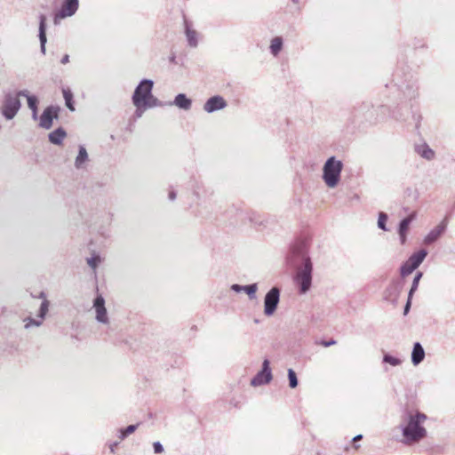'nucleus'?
Masks as SVG:
<instances>
[{"mask_svg": "<svg viewBox=\"0 0 455 455\" xmlns=\"http://www.w3.org/2000/svg\"><path fill=\"white\" fill-rule=\"evenodd\" d=\"M28 101V107L31 110V117L33 120L38 119V105H39V99L36 95H33L32 97H29Z\"/></svg>", "mask_w": 455, "mask_h": 455, "instance_id": "cd10ccee", "label": "nucleus"}, {"mask_svg": "<svg viewBox=\"0 0 455 455\" xmlns=\"http://www.w3.org/2000/svg\"><path fill=\"white\" fill-rule=\"evenodd\" d=\"M417 213L416 212H412L408 214L406 217L400 220L397 225V234L399 236L400 243L404 245L407 242V236L410 231V227L411 223L416 220Z\"/></svg>", "mask_w": 455, "mask_h": 455, "instance_id": "9b49d317", "label": "nucleus"}, {"mask_svg": "<svg viewBox=\"0 0 455 455\" xmlns=\"http://www.w3.org/2000/svg\"><path fill=\"white\" fill-rule=\"evenodd\" d=\"M69 62V55L68 54H64L60 60V63L61 64H68Z\"/></svg>", "mask_w": 455, "mask_h": 455, "instance_id": "de8ad7c7", "label": "nucleus"}, {"mask_svg": "<svg viewBox=\"0 0 455 455\" xmlns=\"http://www.w3.org/2000/svg\"><path fill=\"white\" fill-rule=\"evenodd\" d=\"M448 226L447 219H443L437 226L432 228L424 237L423 243L426 245H432L436 243L445 233Z\"/></svg>", "mask_w": 455, "mask_h": 455, "instance_id": "f8f14e48", "label": "nucleus"}, {"mask_svg": "<svg viewBox=\"0 0 455 455\" xmlns=\"http://www.w3.org/2000/svg\"><path fill=\"white\" fill-rule=\"evenodd\" d=\"M427 251L426 249H420L415 252H413L408 259H407V261L412 265L413 267H415L416 268H418L421 264L422 262L424 261V259H426V257L427 256Z\"/></svg>", "mask_w": 455, "mask_h": 455, "instance_id": "b1692460", "label": "nucleus"}, {"mask_svg": "<svg viewBox=\"0 0 455 455\" xmlns=\"http://www.w3.org/2000/svg\"><path fill=\"white\" fill-rule=\"evenodd\" d=\"M388 220V215L387 213L384 212H379L378 215V228L383 231H388V228L387 227V222Z\"/></svg>", "mask_w": 455, "mask_h": 455, "instance_id": "2f4dec72", "label": "nucleus"}, {"mask_svg": "<svg viewBox=\"0 0 455 455\" xmlns=\"http://www.w3.org/2000/svg\"><path fill=\"white\" fill-rule=\"evenodd\" d=\"M93 307L96 311V320L101 323H108L107 308L105 307V299L100 293L93 299Z\"/></svg>", "mask_w": 455, "mask_h": 455, "instance_id": "dca6fc26", "label": "nucleus"}, {"mask_svg": "<svg viewBox=\"0 0 455 455\" xmlns=\"http://www.w3.org/2000/svg\"><path fill=\"white\" fill-rule=\"evenodd\" d=\"M86 260L89 267L95 270L101 262V257L100 254L93 252L90 258H87Z\"/></svg>", "mask_w": 455, "mask_h": 455, "instance_id": "f704fd0d", "label": "nucleus"}, {"mask_svg": "<svg viewBox=\"0 0 455 455\" xmlns=\"http://www.w3.org/2000/svg\"><path fill=\"white\" fill-rule=\"evenodd\" d=\"M425 349L420 342L417 341L413 344L412 351H411V363L414 366L419 365L425 359Z\"/></svg>", "mask_w": 455, "mask_h": 455, "instance_id": "4be33fe9", "label": "nucleus"}, {"mask_svg": "<svg viewBox=\"0 0 455 455\" xmlns=\"http://www.w3.org/2000/svg\"><path fill=\"white\" fill-rule=\"evenodd\" d=\"M89 160L87 150L84 145L78 146V154L75 160V167L78 170L84 167L85 163Z\"/></svg>", "mask_w": 455, "mask_h": 455, "instance_id": "393cba45", "label": "nucleus"}, {"mask_svg": "<svg viewBox=\"0 0 455 455\" xmlns=\"http://www.w3.org/2000/svg\"><path fill=\"white\" fill-rule=\"evenodd\" d=\"M254 323H259V319H254Z\"/></svg>", "mask_w": 455, "mask_h": 455, "instance_id": "5fc2aeb1", "label": "nucleus"}, {"mask_svg": "<svg viewBox=\"0 0 455 455\" xmlns=\"http://www.w3.org/2000/svg\"><path fill=\"white\" fill-rule=\"evenodd\" d=\"M412 298L413 297H410V295H408L406 303L403 307V315H407L409 314L411 307Z\"/></svg>", "mask_w": 455, "mask_h": 455, "instance_id": "a19ab883", "label": "nucleus"}, {"mask_svg": "<svg viewBox=\"0 0 455 455\" xmlns=\"http://www.w3.org/2000/svg\"><path fill=\"white\" fill-rule=\"evenodd\" d=\"M383 363H388L392 366H398L402 363V360L390 355L389 353H385L383 355Z\"/></svg>", "mask_w": 455, "mask_h": 455, "instance_id": "c9c22d12", "label": "nucleus"}, {"mask_svg": "<svg viewBox=\"0 0 455 455\" xmlns=\"http://www.w3.org/2000/svg\"><path fill=\"white\" fill-rule=\"evenodd\" d=\"M62 95H63V99L65 100V105L66 107L71 111V112H74L76 110V108H75V100H74V94L72 92V91L67 87V88H62Z\"/></svg>", "mask_w": 455, "mask_h": 455, "instance_id": "bb28decb", "label": "nucleus"}, {"mask_svg": "<svg viewBox=\"0 0 455 455\" xmlns=\"http://www.w3.org/2000/svg\"><path fill=\"white\" fill-rule=\"evenodd\" d=\"M39 28H38V38L40 42V51L44 55L46 52V30H47V16L44 13H40L38 16Z\"/></svg>", "mask_w": 455, "mask_h": 455, "instance_id": "f3484780", "label": "nucleus"}, {"mask_svg": "<svg viewBox=\"0 0 455 455\" xmlns=\"http://www.w3.org/2000/svg\"><path fill=\"white\" fill-rule=\"evenodd\" d=\"M37 298H39V299H43V300H44V299H46V293H45L44 291H40V293H39V295L37 296Z\"/></svg>", "mask_w": 455, "mask_h": 455, "instance_id": "09e8293b", "label": "nucleus"}, {"mask_svg": "<svg viewBox=\"0 0 455 455\" xmlns=\"http://www.w3.org/2000/svg\"><path fill=\"white\" fill-rule=\"evenodd\" d=\"M154 453L162 454L164 451V445L159 441H156L152 443Z\"/></svg>", "mask_w": 455, "mask_h": 455, "instance_id": "ea45409f", "label": "nucleus"}, {"mask_svg": "<svg viewBox=\"0 0 455 455\" xmlns=\"http://www.w3.org/2000/svg\"><path fill=\"white\" fill-rule=\"evenodd\" d=\"M107 219H108V221L110 222L112 220V215L110 213H108Z\"/></svg>", "mask_w": 455, "mask_h": 455, "instance_id": "3c124183", "label": "nucleus"}, {"mask_svg": "<svg viewBox=\"0 0 455 455\" xmlns=\"http://www.w3.org/2000/svg\"><path fill=\"white\" fill-rule=\"evenodd\" d=\"M136 109L134 111V117L140 118L142 116L143 113L147 110V108L144 107L142 103H132Z\"/></svg>", "mask_w": 455, "mask_h": 455, "instance_id": "4c0bfd02", "label": "nucleus"}, {"mask_svg": "<svg viewBox=\"0 0 455 455\" xmlns=\"http://www.w3.org/2000/svg\"><path fill=\"white\" fill-rule=\"evenodd\" d=\"M79 8V0H62L60 9L54 12L53 20L57 24L59 20L71 17Z\"/></svg>", "mask_w": 455, "mask_h": 455, "instance_id": "9d476101", "label": "nucleus"}, {"mask_svg": "<svg viewBox=\"0 0 455 455\" xmlns=\"http://www.w3.org/2000/svg\"><path fill=\"white\" fill-rule=\"evenodd\" d=\"M286 263L295 273L293 281L300 295L310 291L313 281V262L309 256V243L306 238H298L290 247Z\"/></svg>", "mask_w": 455, "mask_h": 455, "instance_id": "f03ea898", "label": "nucleus"}, {"mask_svg": "<svg viewBox=\"0 0 455 455\" xmlns=\"http://www.w3.org/2000/svg\"><path fill=\"white\" fill-rule=\"evenodd\" d=\"M363 438V435L362 434H358L352 438L351 443H353V447L355 450H358L360 448V444H358L357 442H359Z\"/></svg>", "mask_w": 455, "mask_h": 455, "instance_id": "79ce46f5", "label": "nucleus"}, {"mask_svg": "<svg viewBox=\"0 0 455 455\" xmlns=\"http://www.w3.org/2000/svg\"><path fill=\"white\" fill-rule=\"evenodd\" d=\"M392 83V88L396 93L393 101L397 106L391 109V106L383 104L374 108L370 102H362L351 112L350 122L353 125L360 126L366 123H376L379 118H384L387 113L399 122H409L411 119L415 130L419 132L422 116L418 111L416 101L419 97L417 73L403 60L399 59L396 69L393 74Z\"/></svg>", "mask_w": 455, "mask_h": 455, "instance_id": "f257e3e1", "label": "nucleus"}, {"mask_svg": "<svg viewBox=\"0 0 455 455\" xmlns=\"http://www.w3.org/2000/svg\"><path fill=\"white\" fill-rule=\"evenodd\" d=\"M184 32L188 44L192 48L196 47L198 45V34L193 29L192 23L186 18H184Z\"/></svg>", "mask_w": 455, "mask_h": 455, "instance_id": "6ab92c4d", "label": "nucleus"}, {"mask_svg": "<svg viewBox=\"0 0 455 455\" xmlns=\"http://www.w3.org/2000/svg\"><path fill=\"white\" fill-rule=\"evenodd\" d=\"M348 450H349V447H348V446H347V447L345 448V451H348Z\"/></svg>", "mask_w": 455, "mask_h": 455, "instance_id": "6e6d98bb", "label": "nucleus"}, {"mask_svg": "<svg viewBox=\"0 0 455 455\" xmlns=\"http://www.w3.org/2000/svg\"><path fill=\"white\" fill-rule=\"evenodd\" d=\"M293 4H299V0H291Z\"/></svg>", "mask_w": 455, "mask_h": 455, "instance_id": "603ef678", "label": "nucleus"}, {"mask_svg": "<svg viewBox=\"0 0 455 455\" xmlns=\"http://www.w3.org/2000/svg\"><path fill=\"white\" fill-rule=\"evenodd\" d=\"M258 289H259V287H258L257 283L245 284V285L234 283L230 286V290L233 291L234 292H236V293H239L242 291L245 292L248 295V298L250 299H256V293H257Z\"/></svg>", "mask_w": 455, "mask_h": 455, "instance_id": "a211bd4d", "label": "nucleus"}, {"mask_svg": "<svg viewBox=\"0 0 455 455\" xmlns=\"http://www.w3.org/2000/svg\"><path fill=\"white\" fill-rule=\"evenodd\" d=\"M119 443L118 442H113L109 444V450H110V452L111 453H116V447L118 446Z\"/></svg>", "mask_w": 455, "mask_h": 455, "instance_id": "49530a36", "label": "nucleus"}, {"mask_svg": "<svg viewBox=\"0 0 455 455\" xmlns=\"http://www.w3.org/2000/svg\"><path fill=\"white\" fill-rule=\"evenodd\" d=\"M154 88V81L148 78H143L140 81L132 95V103H142L151 96Z\"/></svg>", "mask_w": 455, "mask_h": 455, "instance_id": "0eeeda50", "label": "nucleus"}, {"mask_svg": "<svg viewBox=\"0 0 455 455\" xmlns=\"http://www.w3.org/2000/svg\"><path fill=\"white\" fill-rule=\"evenodd\" d=\"M287 377H288V380H289V387L291 388H296L299 385V379H298L297 373L295 372V371L291 368H289L287 370Z\"/></svg>", "mask_w": 455, "mask_h": 455, "instance_id": "72a5a7b5", "label": "nucleus"}, {"mask_svg": "<svg viewBox=\"0 0 455 455\" xmlns=\"http://www.w3.org/2000/svg\"><path fill=\"white\" fill-rule=\"evenodd\" d=\"M281 296V289L278 286L271 287L264 296V315L270 317L277 310Z\"/></svg>", "mask_w": 455, "mask_h": 455, "instance_id": "423d86ee", "label": "nucleus"}, {"mask_svg": "<svg viewBox=\"0 0 455 455\" xmlns=\"http://www.w3.org/2000/svg\"><path fill=\"white\" fill-rule=\"evenodd\" d=\"M60 107L58 105H49L42 112L39 118V126L49 130L53 125V121L59 118Z\"/></svg>", "mask_w": 455, "mask_h": 455, "instance_id": "6e6552de", "label": "nucleus"}, {"mask_svg": "<svg viewBox=\"0 0 455 455\" xmlns=\"http://www.w3.org/2000/svg\"><path fill=\"white\" fill-rule=\"evenodd\" d=\"M414 47H415V48H419V47H425V44H419V43H415V44H414Z\"/></svg>", "mask_w": 455, "mask_h": 455, "instance_id": "8fccbe9b", "label": "nucleus"}, {"mask_svg": "<svg viewBox=\"0 0 455 455\" xmlns=\"http://www.w3.org/2000/svg\"><path fill=\"white\" fill-rule=\"evenodd\" d=\"M67 137V132L66 130L60 126L58 128H56L55 130H53L52 132H51L49 134H48V140L49 141L53 144V145H56V146H60L62 145L63 143V140L64 139Z\"/></svg>", "mask_w": 455, "mask_h": 455, "instance_id": "5701e85b", "label": "nucleus"}, {"mask_svg": "<svg viewBox=\"0 0 455 455\" xmlns=\"http://www.w3.org/2000/svg\"><path fill=\"white\" fill-rule=\"evenodd\" d=\"M426 419L425 413L419 411L413 412L404 406L400 416V423L397 426L402 434V438L399 441L405 445H411L423 440L427 434L423 425Z\"/></svg>", "mask_w": 455, "mask_h": 455, "instance_id": "7ed1b4c3", "label": "nucleus"}, {"mask_svg": "<svg viewBox=\"0 0 455 455\" xmlns=\"http://www.w3.org/2000/svg\"><path fill=\"white\" fill-rule=\"evenodd\" d=\"M49 307H50V301L47 299H44L41 302V305L39 307V309H38V312H37V315H36V316L39 319H35V318H33L31 316L27 317L25 319V322H26L25 328L28 329V328H30L32 326H36V327L41 326L42 323H43L44 319L46 317V315H47V313L49 311Z\"/></svg>", "mask_w": 455, "mask_h": 455, "instance_id": "ddd939ff", "label": "nucleus"}, {"mask_svg": "<svg viewBox=\"0 0 455 455\" xmlns=\"http://www.w3.org/2000/svg\"><path fill=\"white\" fill-rule=\"evenodd\" d=\"M343 168V162L337 159L335 156L327 158L323 164L322 174V179L327 188H334L339 185Z\"/></svg>", "mask_w": 455, "mask_h": 455, "instance_id": "20e7f679", "label": "nucleus"}, {"mask_svg": "<svg viewBox=\"0 0 455 455\" xmlns=\"http://www.w3.org/2000/svg\"><path fill=\"white\" fill-rule=\"evenodd\" d=\"M414 151L420 157H422L427 161L433 160L435 156V151L426 142L416 143L414 145Z\"/></svg>", "mask_w": 455, "mask_h": 455, "instance_id": "412c9836", "label": "nucleus"}, {"mask_svg": "<svg viewBox=\"0 0 455 455\" xmlns=\"http://www.w3.org/2000/svg\"><path fill=\"white\" fill-rule=\"evenodd\" d=\"M312 322L316 323L322 320V315L320 313L315 314L313 313L310 316Z\"/></svg>", "mask_w": 455, "mask_h": 455, "instance_id": "c03bdc74", "label": "nucleus"}, {"mask_svg": "<svg viewBox=\"0 0 455 455\" xmlns=\"http://www.w3.org/2000/svg\"><path fill=\"white\" fill-rule=\"evenodd\" d=\"M416 269L417 268L415 267L405 260L400 267V275L402 277H405L413 273Z\"/></svg>", "mask_w": 455, "mask_h": 455, "instance_id": "473e14b6", "label": "nucleus"}, {"mask_svg": "<svg viewBox=\"0 0 455 455\" xmlns=\"http://www.w3.org/2000/svg\"><path fill=\"white\" fill-rule=\"evenodd\" d=\"M142 104L144 105V107L147 109L156 108V107H163L164 105H165L161 100H159L156 97H155L153 95V93H151V96H148V98H147V100H144L142 102Z\"/></svg>", "mask_w": 455, "mask_h": 455, "instance_id": "c756f323", "label": "nucleus"}, {"mask_svg": "<svg viewBox=\"0 0 455 455\" xmlns=\"http://www.w3.org/2000/svg\"><path fill=\"white\" fill-rule=\"evenodd\" d=\"M228 106L227 100L221 95H214L206 100L204 104V110L212 114L224 109Z\"/></svg>", "mask_w": 455, "mask_h": 455, "instance_id": "4468645a", "label": "nucleus"}, {"mask_svg": "<svg viewBox=\"0 0 455 455\" xmlns=\"http://www.w3.org/2000/svg\"><path fill=\"white\" fill-rule=\"evenodd\" d=\"M21 106L20 99H18L17 96H12V92H8L4 94L2 100L0 113L5 120L10 121L17 116Z\"/></svg>", "mask_w": 455, "mask_h": 455, "instance_id": "39448f33", "label": "nucleus"}, {"mask_svg": "<svg viewBox=\"0 0 455 455\" xmlns=\"http://www.w3.org/2000/svg\"><path fill=\"white\" fill-rule=\"evenodd\" d=\"M283 47V39L282 36H275L272 38L269 45L270 53L276 57Z\"/></svg>", "mask_w": 455, "mask_h": 455, "instance_id": "a878e982", "label": "nucleus"}, {"mask_svg": "<svg viewBox=\"0 0 455 455\" xmlns=\"http://www.w3.org/2000/svg\"><path fill=\"white\" fill-rule=\"evenodd\" d=\"M273 379L272 370L270 367V361L265 358L262 362L261 369L251 379L252 387H259L268 384Z\"/></svg>", "mask_w": 455, "mask_h": 455, "instance_id": "1a4fd4ad", "label": "nucleus"}, {"mask_svg": "<svg viewBox=\"0 0 455 455\" xmlns=\"http://www.w3.org/2000/svg\"><path fill=\"white\" fill-rule=\"evenodd\" d=\"M319 344L322 345L324 347H329L331 346H333V345L337 344V340L334 339H331L329 340L322 339L319 342Z\"/></svg>", "mask_w": 455, "mask_h": 455, "instance_id": "37998d69", "label": "nucleus"}, {"mask_svg": "<svg viewBox=\"0 0 455 455\" xmlns=\"http://www.w3.org/2000/svg\"><path fill=\"white\" fill-rule=\"evenodd\" d=\"M422 276H423V273L420 271H418L415 274L412 283H411V288L408 292V295H410V297H413L414 293L418 290L419 284V282H420V279L422 278Z\"/></svg>", "mask_w": 455, "mask_h": 455, "instance_id": "7c9ffc66", "label": "nucleus"}, {"mask_svg": "<svg viewBox=\"0 0 455 455\" xmlns=\"http://www.w3.org/2000/svg\"><path fill=\"white\" fill-rule=\"evenodd\" d=\"M34 94H31L29 92V91L24 89V90H19V91H16L15 92H12V96H17L18 99H20V97H24L27 99V100H28L29 97H32Z\"/></svg>", "mask_w": 455, "mask_h": 455, "instance_id": "58836bf2", "label": "nucleus"}, {"mask_svg": "<svg viewBox=\"0 0 455 455\" xmlns=\"http://www.w3.org/2000/svg\"><path fill=\"white\" fill-rule=\"evenodd\" d=\"M249 220L251 223L256 225V226H262L264 225L265 220L258 213L251 212L249 216Z\"/></svg>", "mask_w": 455, "mask_h": 455, "instance_id": "e433bc0d", "label": "nucleus"}, {"mask_svg": "<svg viewBox=\"0 0 455 455\" xmlns=\"http://www.w3.org/2000/svg\"><path fill=\"white\" fill-rule=\"evenodd\" d=\"M140 424V423L132 424L125 427H121L118 430V438L122 441L126 439L130 435L133 434L138 429Z\"/></svg>", "mask_w": 455, "mask_h": 455, "instance_id": "c85d7f7f", "label": "nucleus"}, {"mask_svg": "<svg viewBox=\"0 0 455 455\" xmlns=\"http://www.w3.org/2000/svg\"><path fill=\"white\" fill-rule=\"evenodd\" d=\"M174 60H175V56H172V57L170 58V61H174Z\"/></svg>", "mask_w": 455, "mask_h": 455, "instance_id": "864d4df0", "label": "nucleus"}, {"mask_svg": "<svg viewBox=\"0 0 455 455\" xmlns=\"http://www.w3.org/2000/svg\"><path fill=\"white\" fill-rule=\"evenodd\" d=\"M403 289L402 282L398 280H393L385 289L383 298L385 300L389 301L393 304L397 302L400 292Z\"/></svg>", "mask_w": 455, "mask_h": 455, "instance_id": "2eb2a0df", "label": "nucleus"}, {"mask_svg": "<svg viewBox=\"0 0 455 455\" xmlns=\"http://www.w3.org/2000/svg\"><path fill=\"white\" fill-rule=\"evenodd\" d=\"M177 197V192L174 189H171L168 193V198L170 201H174Z\"/></svg>", "mask_w": 455, "mask_h": 455, "instance_id": "a18cd8bd", "label": "nucleus"}, {"mask_svg": "<svg viewBox=\"0 0 455 455\" xmlns=\"http://www.w3.org/2000/svg\"><path fill=\"white\" fill-rule=\"evenodd\" d=\"M166 105H174L180 109L188 111L192 108V100L186 93H178L172 102L165 103Z\"/></svg>", "mask_w": 455, "mask_h": 455, "instance_id": "aec40b11", "label": "nucleus"}]
</instances>
